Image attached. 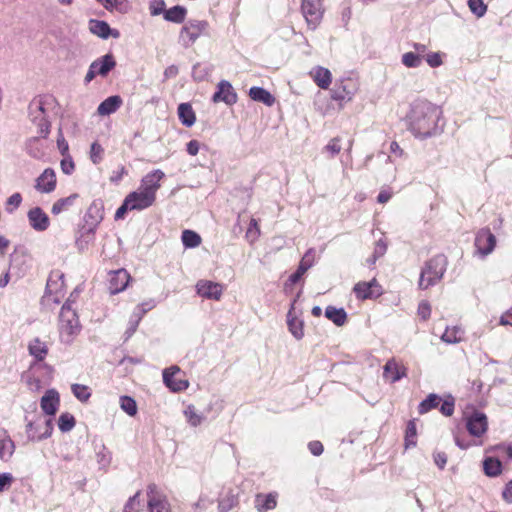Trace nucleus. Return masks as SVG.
Wrapping results in <instances>:
<instances>
[{"label":"nucleus","mask_w":512,"mask_h":512,"mask_svg":"<svg viewBox=\"0 0 512 512\" xmlns=\"http://www.w3.org/2000/svg\"><path fill=\"white\" fill-rule=\"evenodd\" d=\"M442 114V109L436 104L425 99H417L410 104L405 123L414 137L425 139L440 131L438 123Z\"/></svg>","instance_id":"1"},{"label":"nucleus","mask_w":512,"mask_h":512,"mask_svg":"<svg viewBox=\"0 0 512 512\" xmlns=\"http://www.w3.org/2000/svg\"><path fill=\"white\" fill-rule=\"evenodd\" d=\"M448 259L444 254H437L425 262L418 281V287L426 290L436 285L444 276Z\"/></svg>","instance_id":"2"},{"label":"nucleus","mask_w":512,"mask_h":512,"mask_svg":"<svg viewBox=\"0 0 512 512\" xmlns=\"http://www.w3.org/2000/svg\"><path fill=\"white\" fill-rule=\"evenodd\" d=\"M58 327L61 337L66 341H70L71 337L78 334L81 329L79 317L69 302L61 308Z\"/></svg>","instance_id":"3"},{"label":"nucleus","mask_w":512,"mask_h":512,"mask_svg":"<svg viewBox=\"0 0 512 512\" xmlns=\"http://www.w3.org/2000/svg\"><path fill=\"white\" fill-rule=\"evenodd\" d=\"M67 293L64 275L61 271H52L48 277L44 301L47 304H59Z\"/></svg>","instance_id":"4"},{"label":"nucleus","mask_w":512,"mask_h":512,"mask_svg":"<svg viewBox=\"0 0 512 512\" xmlns=\"http://www.w3.org/2000/svg\"><path fill=\"white\" fill-rule=\"evenodd\" d=\"M301 12L308 28L315 30L321 23L324 14L322 0H302Z\"/></svg>","instance_id":"5"},{"label":"nucleus","mask_w":512,"mask_h":512,"mask_svg":"<svg viewBox=\"0 0 512 512\" xmlns=\"http://www.w3.org/2000/svg\"><path fill=\"white\" fill-rule=\"evenodd\" d=\"M147 508L148 512H171L166 495L154 483L147 486Z\"/></svg>","instance_id":"6"},{"label":"nucleus","mask_w":512,"mask_h":512,"mask_svg":"<svg viewBox=\"0 0 512 512\" xmlns=\"http://www.w3.org/2000/svg\"><path fill=\"white\" fill-rule=\"evenodd\" d=\"M353 293L358 300L377 299L383 293V287L376 278L370 281H359L353 287Z\"/></svg>","instance_id":"7"},{"label":"nucleus","mask_w":512,"mask_h":512,"mask_svg":"<svg viewBox=\"0 0 512 512\" xmlns=\"http://www.w3.org/2000/svg\"><path fill=\"white\" fill-rule=\"evenodd\" d=\"M358 90L357 81L353 78H344L339 81L331 92V98L337 102H349Z\"/></svg>","instance_id":"8"},{"label":"nucleus","mask_w":512,"mask_h":512,"mask_svg":"<svg viewBox=\"0 0 512 512\" xmlns=\"http://www.w3.org/2000/svg\"><path fill=\"white\" fill-rule=\"evenodd\" d=\"M496 237L489 228H481L475 236L474 246L477 254L486 257L493 252L496 247Z\"/></svg>","instance_id":"9"},{"label":"nucleus","mask_w":512,"mask_h":512,"mask_svg":"<svg viewBox=\"0 0 512 512\" xmlns=\"http://www.w3.org/2000/svg\"><path fill=\"white\" fill-rule=\"evenodd\" d=\"M466 429L473 437L480 438L488 430V419L483 412L474 411L466 417Z\"/></svg>","instance_id":"10"},{"label":"nucleus","mask_w":512,"mask_h":512,"mask_svg":"<svg viewBox=\"0 0 512 512\" xmlns=\"http://www.w3.org/2000/svg\"><path fill=\"white\" fill-rule=\"evenodd\" d=\"M196 291L202 298L219 301L224 292V285L210 280L201 279L196 283Z\"/></svg>","instance_id":"11"},{"label":"nucleus","mask_w":512,"mask_h":512,"mask_svg":"<svg viewBox=\"0 0 512 512\" xmlns=\"http://www.w3.org/2000/svg\"><path fill=\"white\" fill-rule=\"evenodd\" d=\"M407 376V367L401 360L389 359L383 366V378L395 383Z\"/></svg>","instance_id":"12"},{"label":"nucleus","mask_w":512,"mask_h":512,"mask_svg":"<svg viewBox=\"0 0 512 512\" xmlns=\"http://www.w3.org/2000/svg\"><path fill=\"white\" fill-rule=\"evenodd\" d=\"M180 369L177 366H171L163 371V381L172 392H181L188 388L189 382L179 378Z\"/></svg>","instance_id":"13"},{"label":"nucleus","mask_w":512,"mask_h":512,"mask_svg":"<svg viewBox=\"0 0 512 512\" xmlns=\"http://www.w3.org/2000/svg\"><path fill=\"white\" fill-rule=\"evenodd\" d=\"M125 198L132 206L133 210L147 209L156 201V196L146 192L140 187L137 191L130 192Z\"/></svg>","instance_id":"14"},{"label":"nucleus","mask_w":512,"mask_h":512,"mask_svg":"<svg viewBox=\"0 0 512 512\" xmlns=\"http://www.w3.org/2000/svg\"><path fill=\"white\" fill-rule=\"evenodd\" d=\"M57 184L56 173L52 168L45 169L36 179L35 189L40 193H51Z\"/></svg>","instance_id":"15"},{"label":"nucleus","mask_w":512,"mask_h":512,"mask_svg":"<svg viewBox=\"0 0 512 512\" xmlns=\"http://www.w3.org/2000/svg\"><path fill=\"white\" fill-rule=\"evenodd\" d=\"M218 90L213 95V102H224L227 105H232L237 101V94L232 85L227 81H221L218 84Z\"/></svg>","instance_id":"16"},{"label":"nucleus","mask_w":512,"mask_h":512,"mask_svg":"<svg viewBox=\"0 0 512 512\" xmlns=\"http://www.w3.org/2000/svg\"><path fill=\"white\" fill-rule=\"evenodd\" d=\"M60 405L59 393L54 389H49L42 396L40 406L42 411L49 416H53L58 411Z\"/></svg>","instance_id":"17"},{"label":"nucleus","mask_w":512,"mask_h":512,"mask_svg":"<svg viewBox=\"0 0 512 512\" xmlns=\"http://www.w3.org/2000/svg\"><path fill=\"white\" fill-rule=\"evenodd\" d=\"M164 176L163 171L159 169L153 170L142 178L140 188L156 196L158 189L161 187L160 182Z\"/></svg>","instance_id":"18"},{"label":"nucleus","mask_w":512,"mask_h":512,"mask_svg":"<svg viewBox=\"0 0 512 512\" xmlns=\"http://www.w3.org/2000/svg\"><path fill=\"white\" fill-rule=\"evenodd\" d=\"M130 281V274L125 269H119L111 273L109 290L112 294L122 292Z\"/></svg>","instance_id":"19"},{"label":"nucleus","mask_w":512,"mask_h":512,"mask_svg":"<svg viewBox=\"0 0 512 512\" xmlns=\"http://www.w3.org/2000/svg\"><path fill=\"white\" fill-rule=\"evenodd\" d=\"M28 220L36 231H45L50 224L48 215L40 207H35L28 212Z\"/></svg>","instance_id":"20"},{"label":"nucleus","mask_w":512,"mask_h":512,"mask_svg":"<svg viewBox=\"0 0 512 512\" xmlns=\"http://www.w3.org/2000/svg\"><path fill=\"white\" fill-rule=\"evenodd\" d=\"M89 29L91 33L103 39H107L109 36L114 38H118L120 36L118 30H112L107 22L101 20H90Z\"/></svg>","instance_id":"21"},{"label":"nucleus","mask_w":512,"mask_h":512,"mask_svg":"<svg viewBox=\"0 0 512 512\" xmlns=\"http://www.w3.org/2000/svg\"><path fill=\"white\" fill-rule=\"evenodd\" d=\"M296 300L293 301L287 313V325L291 334L298 340L304 336V323L298 319L294 314Z\"/></svg>","instance_id":"22"},{"label":"nucleus","mask_w":512,"mask_h":512,"mask_svg":"<svg viewBox=\"0 0 512 512\" xmlns=\"http://www.w3.org/2000/svg\"><path fill=\"white\" fill-rule=\"evenodd\" d=\"M309 75L315 84L321 89H328L332 82L331 72L327 68L321 66L311 69Z\"/></svg>","instance_id":"23"},{"label":"nucleus","mask_w":512,"mask_h":512,"mask_svg":"<svg viewBox=\"0 0 512 512\" xmlns=\"http://www.w3.org/2000/svg\"><path fill=\"white\" fill-rule=\"evenodd\" d=\"M277 497L278 494L276 492H271L268 494L259 493L255 497V507L259 512H267L276 508L277 506Z\"/></svg>","instance_id":"24"},{"label":"nucleus","mask_w":512,"mask_h":512,"mask_svg":"<svg viewBox=\"0 0 512 512\" xmlns=\"http://www.w3.org/2000/svg\"><path fill=\"white\" fill-rule=\"evenodd\" d=\"M123 100L119 95H113L106 98L97 108V113L101 116H107L116 112L122 105Z\"/></svg>","instance_id":"25"},{"label":"nucleus","mask_w":512,"mask_h":512,"mask_svg":"<svg viewBox=\"0 0 512 512\" xmlns=\"http://www.w3.org/2000/svg\"><path fill=\"white\" fill-rule=\"evenodd\" d=\"M28 351L36 361H43L48 355L49 348L46 342L36 337L29 342Z\"/></svg>","instance_id":"26"},{"label":"nucleus","mask_w":512,"mask_h":512,"mask_svg":"<svg viewBox=\"0 0 512 512\" xmlns=\"http://www.w3.org/2000/svg\"><path fill=\"white\" fill-rule=\"evenodd\" d=\"M205 28V24L203 22H190L185 25L181 30V35L184 38H187L189 42L194 43Z\"/></svg>","instance_id":"27"},{"label":"nucleus","mask_w":512,"mask_h":512,"mask_svg":"<svg viewBox=\"0 0 512 512\" xmlns=\"http://www.w3.org/2000/svg\"><path fill=\"white\" fill-rule=\"evenodd\" d=\"M178 117L180 122L186 127H191L196 122V114L190 103L179 104Z\"/></svg>","instance_id":"28"},{"label":"nucleus","mask_w":512,"mask_h":512,"mask_svg":"<svg viewBox=\"0 0 512 512\" xmlns=\"http://www.w3.org/2000/svg\"><path fill=\"white\" fill-rule=\"evenodd\" d=\"M249 96L252 100L261 102L267 106H272L275 103V97L262 87H251Z\"/></svg>","instance_id":"29"},{"label":"nucleus","mask_w":512,"mask_h":512,"mask_svg":"<svg viewBox=\"0 0 512 512\" xmlns=\"http://www.w3.org/2000/svg\"><path fill=\"white\" fill-rule=\"evenodd\" d=\"M92 63L97 64L96 72L98 75L103 77L107 76L108 73L116 66V61L112 54H106Z\"/></svg>","instance_id":"30"},{"label":"nucleus","mask_w":512,"mask_h":512,"mask_svg":"<svg viewBox=\"0 0 512 512\" xmlns=\"http://www.w3.org/2000/svg\"><path fill=\"white\" fill-rule=\"evenodd\" d=\"M33 428H34V423L33 422H29L26 425V432L28 434V438L31 441H41V440L51 436V434L53 432V422H52L51 419L46 420V422H45V430L41 434H37L35 431H33Z\"/></svg>","instance_id":"31"},{"label":"nucleus","mask_w":512,"mask_h":512,"mask_svg":"<svg viewBox=\"0 0 512 512\" xmlns=\"http://www.w3.org/2000/svg\"><path fill=\"white\" fill-rule=\"evenodd\" d=\"M325 316L337 326H343L347 322V313L343 308L328 306Z\"/></svg>","instance_id":"32"},{"label":"nucleus","mask_w":512,"mask_h":512,"mask_svg":"<svg viewBox=\"0 0 512 512\" xmlns=\"http://www.w3.org/2000/svg\"><path fill=\"white\" fill-rule=\"evenodd\" d=\"M187 15V9L183 6L176 5L164 12V19L173 23L184 22Z\"/></svg>","instance_id":"33"},{"label":"nucleus","mask_w":512,"mask_h":512,"mask_svg":"<svg viewBox=\"0 0 512 512\" xmlns=\"http://www.w3.org/2000/svg\"><path fill=\"white\" fill-rule=\"evenodd\" d=\"M441 402L442 398L439 395L431 393L418 405V413L420 415L426 414L437 408Z\"/></svg>","instance_id":"34"},{"label":"nucleus","mask_w":512,"mask_h":512,"mask_svg":"<svg viewBox=\"0 0 512 512\" xmlns=\"http://www.w3.org/2000/svg\"><path fill=\"white\" fill-rule=\"evenodd\" d=\"M483 469L487 476L496 477L502 472V463L497 458L487 457L483 461Z\"/></svg>","instance_id":"35"},{"label":"nucleus","mask_w":512,"mask_h":512,"mask_svg":"<svg viewBox=\"0 0 512 512\" xmlns=\"http://www.w3.org/2000/svg\"><path fill=\"white\" fill-rule=\"evenodd\" d=\"M312 266V261L309 258V254L306 253L302 260L300 261V264L297 268V270L290 275L289 281L291 284H296L302 276L306 273V271Z\"/></svg>","instance_id":"36"},{"label":"nucleus","mask_w":512,"mask_h":512,"mask_svg":"<svg viewBox=\"0 0 512 512\" xmlns=\"http://www.w3.org/2000/svg\"><path fill=\"white\" fill-rule=\"evenodd\" d=\"M78 198V194H72L68 197L58 199L52 206L51 212L54 215H58L64 211H67Z\"/></svg>","instance_id":"37"},{"label":"nucleus","mask_w":512,"mask_h":512,"mask_svg":"<svg viewBox=\"0 0 512 512\" xmlns=\"http://www.w3.org/2000/svg\"><path fill=\"white\" fill-rule=\"evenodd\" d=\"M417 444V428L415 420H409L406 426L404 445L405 448L415 447Z\"/></svg>","instance_id":"38"},{"label":"nucleus","mask_w":512,"mask_h":512,"mask_svg":"<svg viewBox=\"0 0 512 512\" xmlns=\"http://www.w3.org/2000/svg\"><path fill=\"white\" fill-rule=\"evenodd\" d=\"M14 450L15 444L8 435L0 439V459L2 461H8L12 457Z\"/></svg>","instance_id":"39"},{"label":"nucleus","mask_w":512,"mask_h":512,"mask_svg":"<svg viewBox=\"0 0 512 512\" xmlns=\"http://www.w3.org/2000/svg\"><path fill=\"white\" fill-rule=\"evenodd\" d=\"M447 343H457L463 338V330L459 326L447 327L441 336Z\"/></svg>","instance_id":"40"},{"label":"nucleus","mask_w":512,"mask_h":512,"mask_svg":"<svg viewBox=\"0 0 512 512\" xmlns=\"http://www.w3.org/2000/svg\"><path fill=\"white\" fill-rule=\"evenodd\" d=\"M238 504V498L230 490L219 499L218 509L220 512H227Z\"/></svg>","instance_id":"41"},{"label":"nucleus","mask_w":512,"mask_h":512,"mask_svg":"<svg viewBox=\"0 0 512 512\" xmlns=\"http://www.w3.org/2000/svg\"><path fill=\"white\" fill-rule=\"evenodd\" d=\"M261 229L259 225V221L255 218H251L248 228L245 233L246 240L253 245L260 237Z\"/></svg>","instance_id":"42"},{"label":"nucleus","mask_w":512,"mask_h":512,"mask_svg":"<svg viewBox=\"0 0 512 512\" xmlns=\"http://www.w3.org/2000/svg\"><path fill=\"white\" fill-rule=\"evenodd\" d=\"M183 245L187 248H195L201 244V237L192 230H184L181 236Z\"/></svg>","instance_id":"43"},{"label":"nucleus","mask_w":512,"mask_h":512,"mask_svg":"<svg viewBox=\"0 0 512 512\" xmlns=\"http://www.w3.org/2000/svg\"><path fill=\"white\" fill-rule=\"evenodd\" d=\"M71 390L73 395L83 403L87 402L91 397L90 389L86 385L72 384Z\"/></svg>","instance_id":"44"},{"label":"nucleus","mask_w":512,"mask_h":512,"mask_svg":"<svg viewBox=\"0 0 512 512\" xmlns=\"http://www.w3.org/2000/svg\"><path fill=\"white\" fill-rule=\"evenodd\" d=\"M75 424V418L70 413H62L58 418V427L62 432H68L72 430Z\"/></svg>","instance_id":"45"},{"label":"nucleus","mask_w":512,"mask_h":512,"mask_svg":"<svg viewBox=\"0 0 512 512\" xmlns=\"http://www.w3.org/2000/svg\"><path fill=\"white\" fill-rule=\"evenodd\" d=\"M120 407L129 416H135L137 414L136 401L130 396H122L120 398Z\"/></svg>","instance_id":"46"},{"label":"nucleus","mask_w":512,"mask_h":512,"mask_svg":"<svg viewBox=\"0 0 512 512\" xmlns=\"http://www.w3.org/2000/svg\"><path fill=\"white\" fill-rule=\"evenodd\" d=\"M468 7L477 17L484 16L487 11V5L483 0H468Z\"/></svg>","instance_id":"47"},{"label":"nucleus","mask_w":512,"mask_h":512,"mask_svg":"<svg viewBox=\"0 0 512 512\" xmlns=\"http://www.w3.org/2000/svg\"><path fill=\"white\" fill-rule=\"evenodd\" d=\"M421 56L413 52H407L402 56V63L408 68H415L421 64Z\"/></svg>","instance_id":"48"},{"label":"nucleus","mask_w":512,"mask_h":512,"mask_svg":"<svg viewBox=\"0 0 512 512\" xmlns=\"http://www.w3.org/2000/svg\"><path fill=\"white\" fill-rule=\"evenodd\" d=\"M147 309L144 307V305H138L134 311L133 314V320L131 322L130 331L128 332V337H130L135 330L137 329V326L142 319L143 315L146 313Z\"/></svg>","instance_id":"49"},{"label":"nucleus","mask_w":512,"mask_h":512,"mask_svg":"<svg viewBox=\"0 0 512 512\" xmlns=\"http://www.w3.org/2000/svg\"><path fill=\"white\" fill-rule=\"evenodd\" d=\"M104 149L98 142H93L90 148V158L94 164L103 160Z\"/></svg>","instance_id":"50"},{"label":"nucleus","mask_w":512,"mask_h":512,"mask_svg":"<svg viewBox=\"0 0 512 512\" xmlns=\"http://www.w3.org/2000/svg\"><path fill=\"white\" fill-rule=\"evenodd\" d=\"M387 251V243L384 239H379L375 242L374 251L372 254L371 263L374 264L376 260L382 257Z\"/></svg>","instance_id":"51"},{"label":"nucleus","mask_w":512,"mask_h":512,"mask_svg":"<svg viewBox=\"0 0 512 512\" xmlns=\"http://www.w3.org/2000/svg\"><path fill=\"white\" fill-rule=\"evenodd\" d=\"M324 150L328 152L332 157L339 154L342 150L341 138L339 136L332 138L324 147Z\"/></svg>","instance_id":"52"},{"label":"nucleus","mask_w":512,"mask_h":512,"mask_svg":"<svg viewBox=\"0 0 512 512\" xmlns=\"http://www.w3.org/2000/svg\"><path fill=\"white\" fill-rule=\"evenodd\" d=\"M455 401L453 397L449 396L440 403V412L447 417H450L454 413Z\"/></svg>","instance_id":"53"},{"label":"nucleus","mask_w":512,"mask_h":512,"mask_svg":"<svg viewBox=\"0 0 512 512\" xmlns=\"http://www.w3.org/2000/svg\"><path fill=\"white\" fill-rule=\"evenodd\" d=\"M431 305L428 301H421L417 308V315L422 321H427L431 316Z\"/></svg>","instance_id":"54"},{"label":"nucleus","mask_w":512,"mask_h":512,"mask_svg":"<svg viewBox=\"0 0 512 512\" xmlns=\"http://www.w3.org/2000/svg\"><path fill=\"white\" fill-rule=\"evenodd\" d=\"M188 422L192 426H197L201 423L202 417L197 413L194 406H188L184 412Z\"/></svg>","instance_id":"55"},{"label":"nucleus","mask_w":512,"mask_h":512,"mask_svg":"<svg viewBox=\"0 0 512 512\" xmlns=\"http://www.w3.org/2000/svg\"><path fill=\"white\" fill-rule=\"evenodd\" d=\"M22 202V196L20 193H14L11 195L6 202V210L13 212L14 209L18 208Z\"/></svg>","instance_id":"56"},{"label":"nucleus","mask_w":512,"mask_h":512,"mask_svg":"<svg viewBox=\"0 0 512 512\" xmlns=\"http://www.w3.org/2000/svg\"><path fill=\"white\" fill-rule=\"evenodd\" d=\"M149 11L152 16H157L165 12L166 10L164 0H153L150 2Z\"/></svg>","instance_id":"57"},{"label":"nucleus","mask_w":512,"mask_h":512,"mask_svg":"<svg viewBox=\"0 0 512 512\" xmlns=\"http://www.w3.org/2000/svg\"><path fill=\"white\" fill-rule=\"evenodd\" d=\"M426 62L432 68L439 67L442 65V55L439 52L428 53L425 57Z\"/></svg>","instance_id":"58"},{"label":"nucleus","mask_w":512,"mask_h":512,"mask_svg":"<svg viewBox=\"0 0 512 512\" xmlns=\"http://www.w3.org/2000/svg\"><path fill=\"white\" fill-rule=\"evenodd\" d=\"M128 174V171L124 165H120L117 170H114L110 175V182L118 184L124 176Z\"/></svg>","instance_id":"59"},{"label":"nucleus","mask_w":512,"mask_h":512,"mask_svg":"<svg viewBox=\"0 0 512 512\" xmlns=\"http://www.w3.org/2000/svg\"><path fill=\"white\" fill-rule=\"evenodd\" d=\"M75 169V164L73 159L66 155L64 159L61 161V170L64 174L70 175Z\"/></svg>","instance_id":"60"},{"label":"nucleus","mask_w":512,"mask_h":512,"mask_svg":"<svg viewBox=\"0 0 512 512\" xmlns=\"http://www.w3.org/2000/svg\"><path fill=\"white\" fill-rule=\"evenodd\" d=\"M132 210H133L132 206L129 204V202L125 198L122 205L115 212V219L118 220V219L124 218L127 211H132Z\"/></svg>","instance_id":"61"},{"label":"nucleus","mask_w":512,"mask_h":512,"mask_svg":"<svg viewBox=\"0 0 512 512\" xmlns=\"http://www.w3.org/2000/svg\"><path fill=\"white\" fill-rule=\"evenodd\" d=\"M308 448H309V451L314 455V456H319L323 453L324 451V447H323V444L320 442V441H311L309 442L308 444Z\"/></svg>","instance_id":"62"},{"label":"nucleus","mask_w":512,"mask_h":512,"mask_svg":"<svg viewBox=\"0 0 512 512\" xmlns=\"http://www.w3.org/2000/svg\"><path fill=\"white\" fill-rule=\"evenodd\" d=\"M140 496V491H138L134 496L130 497L128 502L124 507V512H134L135 505H139L138 497Z\"/></svg>","instance_id":"63"},{"label":"nucleus","mask_w":512,"mask_h":512,"mask_svg":"<svg viewBox=\"0 0 512 512\" xmlns=\"http://www.w3.org/2000/svg\"><path fill=\"white\" fill-rule=\"evenodd\" d=\"M499 325L512 327V307L500 316Z\"/></svg>","instance_id":"64"}]
</instances>
